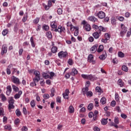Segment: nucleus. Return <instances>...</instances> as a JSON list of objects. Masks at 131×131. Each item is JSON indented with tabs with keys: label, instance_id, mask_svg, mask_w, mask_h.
<instances>
[{
	"label": "nucleus",
	"instance_id": "nucleus-1",
	"mask_svg": "<svg viewBox=\"0 0 131 131\" xmlns=\"http://www.w3.org/2000/svg\"><path fill=\"white\" fill-rule=\"evenodd\" d=\"M9 99L10 100L8 101V110L9 112H11V111H12V109L15 108V105H14L15 100L13 99V97H11Z\"/></svg>",
	"mask_w": 131,
	"mask_h": 131
},
{
	"label": "nucleus",
	"instance_id": "nucleus-2",
	"mask_svg": "<svg viewBox=\"0 0 131 131\" xmlns=\"http://www.w3.org/2000/svg\"><path fill=\"white\" fill-rule=\"evenodd\" d=\"M93 28L94 29H96V30H99V33H101V31H103V32H105L106 31V28H104L102 26H98V25H93Z\"/></svg>",
	"mask_w": 131,
	"mask_h": 131
},
{
	"label": "nucleus",
	"instance_id": "nucleus-3",
	"mask_svg": "<svg viewBox=\"0 0 131 131\" xmlns=\"http://www.w3.org/2000/svg\"><path fill=\"white\" fill-rule=\"evenodd\" d=\"M81 24H83V28H84L86 31H91L92 29V28L91 27V25L88 24V23L85 20H83Z\"/></svg>",
	"mask_w": 131,
	"mask_h": 131
},
{
	"label": "nucleus",
	"instance_id": "nucleus-4",
	"mask_svg": "<svg viewBox=\"0 0 131 131\" xmlns=\"http://www.w3.org/2000/svg\"><path fill=\"white\" fill-rule=\"evenodd\" d=\"M58 56L60 59H62V58H66L67 57H68V52L61 51L58 53Z\"/></svg>",
	"mask_w": 131,
	"mask_h": 131
},
{
	"label": "nucleus",
	"instance_id": "nucleus-5",
	"mask_svg": "<svg viewBox=\"0 0 131 131\" xmlns=\"http://www.w3.org/2000/svg\"><path fill=\"white\" fill-rule=\"evenodd\" d=\"M34 74L35 75V78L33 79L34 81H36L38 82L40 79V73L38 71H35L34 72Z\"/></svg>",
	"mask_w": 131,
	"mask_h": 131
},
{
	"label": "nucleus",
	"instance_id": "nucleus-6",
	"mask_svg": "<svg viewBox=\"0 0 131 131\" xmlns=\"http://www.w3.org/2000/svg\"><path fill=\"white\" fill-rule=\"evenodd\" d=\"M11 80L12 82L13 83H15V84H20L21 82H20V79H19V78H17L15 77L14 76H13L11 78Z\"/></svg>",
	"mask_w": 131,
	"mask_h": 131
},
{
	"label": "nucleus",
	"instance_id": "nucleus-7",
	"mask_svg": "<svg viewBox=\"0 0 131 131\" xmlns=\"http://www.w3.org/2000/svg\"><path fill=\"white\" fill-rule=\"evenodd\" d=\"M51 30H53L52 29ZM54 31H55V32H59L60 33H61V32L65 33V27H62L61 26H59L58 27V29H55L54 30Z\"/></svg>",
	"mask_w": 131,
	"mask_h": 131
},
{
	"label": "nucleus",
	"instance_id": "nucleus-8",
	"mask_svg": "<svg viewBox=\"0 0 131 131\" xmlns=\"http://www.w3.org/2000/svg\"><path fill=\"white\" fill-rule=\"evenodd\" d=\"M88 61L90 63H92V64H96V60H94V55L93 54H90L88 58Z\"/></svg>",
	"mask_w": 131,
	"mask_h": 131
},
{
	"label": "nucleus",
	"instance_id": "nucleus-9",
	"mask_svg": "<svg viewBox=\"0 0 131 131\" xmlns=\"http://www.w3.org/2000/svg\"><path fill=\"white\" fill-rule=\"evenodd\" d=\"M97 16L99 19H104L106 16V14L103 11H99L97 14Z\"/></svg>",
	"mask_w": 131,
	"mask_h": 131
},
{
	"label": "nucleus",
	"instance_id": "nucleus-10",
	"mask_svg": "<svg viewBox=\"0 0 131 131\" xmlns=\"http://www.w3.org/2000/svg\"><path fill=\"white\" fill-rule=\"evenodd\" d=\"M8 51V48L7 47V45L4 44L2 46V50L1 52V54L3 55L6 54Z\"/></svg>",
	"mask_w": 131,
	"mask_h": 131
},
{
	"label": "nucleus",
	"instance_id": "nucleus-11",
	"mask_svg": "<svg viewBox=\"0 0 131 131\" xmlns=\"http://www.w3.org/2000/svg\"><path fill=\"white\" fill-rule=\"evenodd\" d=\"M64 99H69V90L66 89L64 93L62 94Z\"/></svg>",
	"mask_w": 131,
	"mask_h": 131
},
{
	"label": "nucleus",
	"instance_id": "nucleus-12",
	"mask_svg": "<svg viewBox=\"0 0 131 131\" xmlns=\"http://www.w3.org/2000/svg\"><path fill=\"white\" fill-rule=\"evenodd\" d=\"M6 94L7 95V96H10V95H11V93H12V87L11 86V85L7 86L6 88Z\"/></svg>",
	"mask_w": 131,
	"mask_h": 131
},
{
	"label": "nucleus",
	"instance_id": "nucleus-13",
	"mask_svg": "<svg viewBox=\"0 0 131 131\" xmlns=\"http://www.w3.org/2000/svg\"><path fill=\"white\" fill-rule=\"evenodd\" d=\"M82 92L84 96L86 95V93L89 92V85H85V88L82 89Z\"/></svg>",
	"mask_w": 131,
	"mask_h": 131
},
{
	"label": "nucleus",
	"instance_id": "nucleus-14",
	"mask_svg": "<svg viewBox=\"0 0 131 131\" xmlns=\"http://www.w3.org/2000/svg\"><path fill=\"white\" fill-rule=\"evenodd\" d=\"M106 57H107V53H106V51H104L103 52V54L99 56V59L104 60L106 59Z\"/></svg>",
	"mask_w": 131,
	"mask_h": 131
},
{
	"label": "nucleus",
	"instance_id": "nucleus-15",
	"mask_svg": "<svg viewBox=\"0 0 131 131\" xmlns=\"http://www.w3.org/2000/svg\"><path fill=\"white\" fill-rule=\"evenodd\" d=\"M77 73H78V71H77V70H76V69L73 68V69H72V72H71L70 74L72 76H74L75 75L77 74Z\"/></svg>",
	"mask_w": 131,
	"mask_h": 131
},
{
	"label": "nucleus",
	"instance_id": "nucleus-16",
	"mask_svg": "<svg viewBox=\"0 0 131 131\" xmlns=\"http://www.w3.org/2000/svg\"><path fill=\"white\" fill-rule=\"evenodd\" d=\"M118 84L120 86V88L124 86V82L122 81V80L121 79H119L118 80Z\"/></svg>",
	"mask_w": 131,
	"mask_h": 131
},
{
	"label": "nucleus",
	"instance_id": "nucleus-17",
	"mask_svg": "<svg viewBox=\"0 0 131 131\" xmlns=\"http://www.w3.org/2000/svg\"><path fill=\"white\" fill-rule=\"evenodd\" d=\"M21 95H22V91H19L18 94H16L14 95V98L16 100L19 99L21 97Z\"/></svg>",
	"mask_w": 131,
	"mask_h": 131
},
{
	"label": "nucleus",
	"instance_id": "nucleus-18",
	"mask_svg": "<svg viewBox=\"0 0 131 131\" xmlns=\"http://www.w3.org/2000/svg\"><path fill=\"white\" fill-rule=\"evenodd\" d=\"M88 19L92 22H96V21H98V19H97V18L95 17L94 16L89 17Z\"/></svg>",
	"mask_w": 131,
	"mask_h": 131
},
{
	"label": "nucleus",
	"instance_id": "nucleus-19",
	"mask_svg": "<svg viewBox=\"0 0 131 131\" xmlns=\"http://www.w3.org/2000/svg\"><path fill=\"white\" fill-rule=\"evenodd\" d=\"M58 52V47L53 46L51 48V52L53 53V54H56Z\"/></svg>",
	"mask_w": 131,
	"mask_h": 131
},
{
	"label": "nucleus",
	"instance_id": "nucleus-20",
	"mask_svg": "<svg viewBox=\"0 0 131 131\" xmlns=\"http://www.w3.org/2000/svg\"><path fill=\"white\" fill-rule=\"evenodd\" d=\"M98 44H96L95 45L93 46L91 48V52H93V53H95L96 50H97V49H98Z\"/></svg>",
	"mask_w": 131,
	"mask_h": 131
},
{
	"label": "nucleus",
	"instance_id": "nucleus-21",
	"mask_svg": "<svg viewBox=\"0 0 131 131\" xmlns=\"http://www.w3.org/2000/svg\"><path fill=\"white\" fill-rule=\"evenodd\" d=\"M93 36H94V38L96 39H98V38L100 37V35L98 32H96L93 33Z\"/></svg>",
	"mask_w": 131,
	"mask_h": 131
},
{
	"label": "nucleus",
	"instance_id": "nucleus-22",
	"mask_svg": "<svg viewBox=\"0 0 131 131\" xmlns=\"http://www.w3.org/2000/svg\"><path fill=\"white\" fill-rule=\"evenodd\" d=\"M93 108H94V104L92 103H90L88 106V110H89V111H92Z\"/></svg>",
	"mask_w": 131,
	"mask_h": 131
},
{
	"label": "nucleus",
	"instance_id": "nucleus-23",
	"mask_svg": "<svg viewBox=\"0 0 131 131\" xmlns=\"http://www.w3.org/2000/svg\"><path fill=\"white\" fill-rule=\"evenodd\" d=\"M42 76H43V77H45V79H47L48 78H50V79H52V77H50V75H49V74L46 73H43Z\"/></svg>",
	"mask_w": 131,
	"mask_h": 131
},
{
	"label": "nucleus",
	"instance_id": "nucleus-24",
	"mask_svg": "<svg viewBox=\"0 0 131 131\" xmlns=\"http://www.w3.org/2000/svg\"><path fill=\"white\" fill-rule=\"evenodd\" d=\"M103 50H104V46H103V45H100L97 50V52L98 53H101V52L103 51Z\"/></svg>",
	"mask_w": 131,
	"mask_h": 131
},
{
	"label": "nucleus",
	"instance_id": "nucleus-25",
	"mask_svg": "<svg viewBox=\"0 0 131 131\" xmlns=\"http://www.w3.org/2000/svg\"><path fill=\"white\" fill-rule=\"evenodd\" d=\"M121 28L122 29V31H125V32H127V28L124 26V25L121 24Z\"/></svg>",
	"mask_w": 131,
	"mask_h": 131
},
{
	"label": "nucleus",
	"instance_id": "nucleus-26",
	"mask_svg": "<svg viewBox=\"0 0 131 131\" xmlns=\"http://www.w3.org/2000/svg\"><path fill=\"white\" fill-rule=\"evenodd\" d=\"M12 89L15 93H17V92H19V88L17 87L15 85H12Z\"/></svg>",
	"mask_w": 131,
	"mask_h": 131
},
{
	"label": "nucleus",
	"instance_id": "nucleus-27",
	"mask_svg": "<svg viewBox=\"0 0 131 131\" xmlns=\"http://www.w3.org/2000/svg\"><path fill=\"white\" fill-rule=\"evenodd\" d=\"M107 119H108V118L102 119L101 120V124L103 125H106V124L107 123V122H108V121H107Z\"/></svg>",
	"mask_w": 131,
	"mask_h": 131
},
{
	"label": "nucleus",
	"instance_id": "nucleus-28",
	"mask_svg": "<svg viewBox=\"0 0 131 131\" xmlns=\"http://www.w3.org/2000/svg\"><path fill=\"white\" fill-rule=\"evenodd\" d=\"M70 113H74V107L72 105H70L69 108Z\"/></svg>",
	"mask_w": 131,
	"mask_h": 131
},
{
	"label": "nucleus",
	"instance_id": "nucleus-29",
	"mask_svg": "<svg viewBox=\"0 0 131 131\" xmlns=\"http://www.w3.org/2000/svg\"><path fill=\"white\" fill-rule=\"evenodd\" d=\"M100 103L102 105H105V104H106V98L102 97L100 100Z\"/></svg>",
	"mask_w": 131,
	"mask_h": 131
},
{
	"label": "nucleus",
	"instance_id": "nucleus-30",
	"mask_svg": "<svg viewBox=\"0 0 131 131\" xmlns=\"http://www.w3.org/2000/svg\"><path fill=\"white\" fill-rule=\"evenodd\" d=\"M122 70L125 72H127V71H128V68L127 67H126V66L124 65L122 67Z\"/></svg>",
	"mask_w": 131,
	"mask_h": 131
},
{
	"label": "nucleus",
	"instance_id": "nucleus-31",
	"mask_svg": "<svg viewBox=\"0 0 131 131\" xmlns=\"http://www.w3.org/2000/svg\"><path fill=\"white\" fill-rule=\"evenodd\" d=\"M30 41L31 43V46L33 48H35V43H34V41L33 40V37H31L30 38Z\"/></svg>",
	"mask_w": 131,
	"mask_h": 131
},
{
	"label": "nucleus",
	"instance_id": "nucleus-32",
	"mask_svg": "<svg viewBox=\"0 0 131 131\" xmlns=\"http://www.w3.org/2000/svg\"><path fill=\"white\" fill-rule=\"evenodd\" d=\"M67 26L68 27H70V30L72 31V28H73V25H72V24H71V22L69 21L67 23Z\"/></svg>",
	"mask_w": 131,
	"mask_h": 131
},
{
	"label": "nucleus",
	"instance_id": "nucleus-33",
	"mask_svg": "<svg viewBox=\"0 0 131 131\" xmlns=\"http://www.w3.org/2000/svg\"><path fill=\"white\" fill-rule=\"evenodd\" d=\"M46 35L48 38H52V32H51V31H49V32H47Z\"/></svg>",
	"mask_w": 131,
	"mask_h": 131
},
{
	"label": "nucleus",
	"instance_id": "nucleus-34",
	"mask_svg": "<svg viewBox=\"0 0 131 131\" xmlns=\"http://www.w3.org/2000/svg\"><path fill=\"white\" fill-rule=\"evenodd\" d=\"M30 105H31L32 108H34V107H35V105H36L35 100H32L30 102Z\"/></svg>",
	"mask_w": 131,
	"mask_h": 131
},
{
	"label": "nucleus",
	"instance_id": "nucleus-35",
	"mask_svg": "<svg viewBox=\"0 0 131 131\" xmlns=\"http://www.w3.org/2000/svg\"><path fill=\"white\" fill-rule=\"evenodd\" d=\"M15 113L16 114V116L19 117L21 116V112L20 111V110L19 108L16 109L15 111Z\"/></svg>",
	"mask_w": 131,
	"mask_h": 131
},
{
	"label": "nucleus",
	"instance_id": "nucleus-36",
	"mask_svg": "<svg viewBox=\"0 0 131 131\" xmlns=\"http://www.w3.org/2000/svg\"><path fill=\"white\" fill-rule=\"evenodd\" d=\"M42 29H43L46 31H48L49 29V26H48L47 25H45L42 26Z\"/></svg>",
	"mask_w": 131,
	"mask_h": 131
},
{
	"label": "nucleus",
	"instance_id": "nucleus-37",
	"mask_svg": "<svg viewBox=\"0 0 131 131\" xmlns=\"http://www.w3.org/2000/svg\"><path fill=\"white\" fill-rule=\"evenodd\" d=\"M51 94H50V96L51 97H54L55 96V89L54 88H52L51 90Z\"/></svg>",
	"mask_w": 131,
	"mask_h": 131
},
{
	"label": "nucleus",
	"instance_id": "nucleus-38",
	"mask_svg": "<svg viewBox=\"0 0 131 131\" xmlns=\"http://www.w3.org/2000/svg\"><path fill=\"white\" fill-rule=\"evenodd\" d=\"M118 55L119 58H123V57H124V53L122 52H119Z\"/></svg>",
	"mask_w": 131,
	"mask_h": 131
},
{
	"label": "nucleus",
	"instance_id": "nucleus-39",
	"mask_svg": "<svg viewBox=\"0 0 131 131\" xmlns=\"http://www.w3.org/2000/svg\"><path fill=\"white\" fill-rule=\"evenodd\" d=\"M51 27L53 29H57V25L55 24V23H52L51 24Z\"/></svg>",
	"mask_w": 131,
	"mask_h": 131
},
{
	"label": "nucleus",
	"instance_id": "nucleus-40",
	"mask_svg": "<svg viewBox=\"0 0 131 131\" xmlns=\"http://www.w3.org/2000/svg\"><path fill=\"white\" fill-rule=\"evenodd\" d=\"M5 129H8V130H11L12 129V127L11 125H6L5 126Z\"/></svg>",
	"mask_w": 131,
	"mask_h": 131
},
{
	"label": "nucleus",
	"instance_id": "nucleus-41",
	"mask_svg": "<svg viewBox=\"0 0 131 131\" xmlns=\"http://www.w3.org/2000/svg\"><path fill=\"white\" fill-rule=\"evenodd\" d=\"M86 95L87 97H92L93 96V92L92 91H88L86 92Z\"/></svg>",
	"mask_w": 131,
	"mask_h": 131
},
{
	"label": "nucleus",
	"instance_id": "nucleus-42",
	"mask_svg": "<svg viewBox=\"0 0 131 131\" xmlns=\"http://www.w3.org/2000/svg\"><path fill=\"white\" fill-rule=\"evenodd\" d=\"M8 30L5 29L3 30V31L2 32V34H3V35H4V36H5V35H7V34H8Z\"/></svg>",
	"mask_w": 131,
	"mask_h": 131
},
{
	"label": "nucleus",
	"instance_id": "nucleus-43",
	"mask_svg": "<svg viewBox=\"0 0 131 131\" xmlns=\"http://www.w3.org/2000/svg\"><path fill=\"white\" fill-rule=\"evenodd\" d=\"M115 100L117 102H119V95L117 94H115Z\"/></svg>",
	"mask_w": 131,
	"mask_h": 131
},
{
	"label": "nucleus",
	"instance_id": "nucleus-44",
	"mask_svg": "<svg viewBox=\"0 0 131 131\" xmlns=\"http://www.w3.org/2000/svg\"><path fill=\"white\" fill-rule=\"evenodd\" d=\"M26 20H27V13L25 14V16L23 18L22 21L23 22H26Z\"/></svg>",
	"mask_w": 131,
	"mask_h": 131
},
{
	"label": "nucleus",
	"instance_id": "nucleus-45",
	"mask_svg": "<svg viewBox=\"0 0 131 131\" xmlns=\"http://www.w3.org/2000/svg\"><path fill=\"white\" fill-rule=\"evenodd\" d=\"M68 63L69 64H70L71 66L73 65V60H72V59H69L68 60Z\"/></svg>",
	"mask_w": 131,
	"mask_h": 131
},
{
	"label": "nucleus",
	"instance_id": "nucleus-46",
	"mask_svg": "<svg viewBox=\"0 0 131 131\" xmlns=\"http://www.w3.org/2000/svg\"><path fill=\"white\" fill-rule=\"evenodd\" d=\"M63 13V10H62L61 8H59L57 10V13L58 15H62V13Z\"/></svg>",
	"mask_w": 131,
	"mask_h": 131
},
{
	"label": "nucleus",
	"instance_id": "nucleus-47",
	"mask_svg": "<svg viewBox=\"0 0 131 131\" xmlns=\"http://www.w3.org/2000/svg\"><path fill=\"white\" fill-rule=\"evenodd\" d=\"M114 122L116 124H118V123H119V120L118 119V118L117 117L115 118Z\"/></svg>",
	"mask_w": 131,
	"mask_h": 131
},
{
	"label": "nucleus",
	"instance_id": "nucleus-48",
	"mask_svg": "<svg viewBox=\"0 0 131 131\" xmlns=\"http://www.w3.org/2000/svg\"><path fill=\"white\" fill-rule=\"evenodd\" d=\"M95 90L97 93H101V88L100 86H96Z\"/></svg>",
	"mask_w": 131,
	"mask_h": 131
},
{
	"label": "nucleus",
	"instance_id": "nucleus-49",
	"mask_svg": "<svg viewBox=\"0 0 131 131\" xmlns=\"http://www.w3.org/2000/svg\"><path fill=\"white\" fill-rule=\"evenodd\" d=\"M87 79H89L90 80H93V79H94V77H93V75H89L88 76Z\"/></svg>",
	"mask_w": 131,
	"mask_h": 131
},
{
	"label": "nucleus",
	"instance_id": "nucleus-50",
	"mask_svg": "<svg viewBox=\"0 0 131 131\" xmlns=\"http://www.w3.org/2000/svg\"><path fill=\"white\" fill-rule=\"evenodd\" d=\"M2 100L3 101H7V97L4 94L2 95Z\"/></svg>",
	"mask_w": 131,
	"mask_h": 131
},
{
	"label": "nucleus",
	"instance_id": "nucleus-51",
	"mask_svg": "<svg viewBox=\"0 0 131 131\" xmlns=\"http://www.w3.org/2000/svg\"><path fill=\"white\" fill-rule=\"evenodd\" d=\"M111 23L113 25H116V20L115 18H113L111 20Z\"/></svg>",
	"mask_w": 131,
	"mask_h": 131
},
{
	"label": "nucleus",
	"instance_id": "nucleus-52",
	"mask_svg": "<svg viewBox=\"0 0 131 131\" xmlns=\"http://www.w3.org/2000/svg\"><path fill=\"white\" fill-rule=\"evenodd\" d=\"M4 112H5V111H4V108L0 107V116L2 115H4Z\"/></svg>",
	"mask_w": 131,
	"mask_h": 131
},
{
	"label": "nucleus",
	"instance_id": "nucleus-53",
	"mask_svg": "<svg viewBox=\"0 0 131 131\" xmlns=\"http://www.w3.org/2000/svg\"><path fill=\"white\" fill-rule=\"evenodd\" d=\"M23 113L25 115H27V110H26V107H23Z\"/></svg>",
	"mask_w": 131,
	"mask_h": 131
},
{
	"label": "nucleus",
	"instance_id": "nucleus-54",
	"mask_svg": "<svg viewBox=\"0 0 131 131\" xmlns=\"http://www.w3.org/2000/svg\"><path fill=\"white\" fill-rule=\"evenodd\" d=\"M20 123V119H19L18 118H17L14 120L15 124H18V123Z\"/></svg>",
	"mask_w": 131,
	"mask_h": 131
},
{
	"label": "nucleus",
	"instance_id": "nucleus-55",
	"mask_svg": "<svg viewBox=\"0 0 131 131\" xmlns=\"http://www.w3.org/2000/svg\"><path fill=\"white\" fill-rule=\"evenodd\" d=\"M14 31L15 32H18V27L17 26V24H16L14 27Z\"/></svg>",
	"mask_w": 131,
	"mask_h": 131
},
{
	"label": "nucleus",
	"instance_id": "nucleus-56",
	"mask_svg": "<svg viewBox=\"0 0 131 131\" xmlns=\"http://www.w3.org/2000/svg\"><path fill=\"white\" fill-rule=\"evenodd\" d=\"M93 116H94V113H93L92 112H90L89 113V117L90 118H93Z\"/></svg>",
	"mask_w": 131,
	"mask_h": 131
},
{
	"label": "nucleus",
	"instance_id": "nucleus-57",
	"mask_svg": "<svg viewBox=\"0 0 131 131\" xmlns=\"http://www.w3.org/2000/svg\"><path fill=\"white\" fill-rule=\"evenodd\" d=\"M104 36L105 37V38H107V39H110L111 36L110 34H108V33H105L104 35Z\"/></svg>",
	"mask_w": 131,
	"mask_h": 131
},
{
	"label": "nucleus",
	"instance_id": "nucleus-58",
	"mask_svg": "<svg viewBox=\"0 0 131 131\" xmlns=\"http://www.w3.org/2000/svg\"><path fill=\"white\" fill-rule=\"evenodd\" d=\"M36 81H34L33 80V82H32L30 83L31 86H35L36 85V83H35Z\"/></svg>",
	"mask_w": 131,
	"mask_h": 131
},
{
	"label": "nucleus",
	"instance_id": "nucleus-59",
	"mask_svg": "<svg viewBox=\"0 0 131 131\" xmlns=\"http://www.w3.org/2000/svg\"><path fill=\"white\" fill-rule=\"evenodd\" d=\"M107 40H109V39L108 38H105V39H102L101 41L102 42H104V43H107Z\"/></svg>",
	"mask_w": 131,
	"mask_h": 131
},
{
	"label": "nucleus",
	"instance_id": "nucleus-60",
	"mask_svg": "<svg viewBox=\"0 0 131 131\" xmlns=\"http://www.w3.org/2000/svg\"><path fill=\"white\" fill-rule=\"evenodd\" d=\"M38 22H39V18L37 17L34 20V23H35V24H37Z\"/></svg>",
	"mask_w": 131,
	"mask_h": 131
},
{
	"label": "nucleus",
	"instance_id": "nucleus-61",
	"mask_svg": "<svg viewBox=\"0 0 131 131\" xmlns=\"http://www.w3.org/2000/svg\"><path fill=\"white\" fill-rule=\"evenodd\" d=\"M56 101H57V103H61V97H57L56 98Z\"/></svg>",
	"mask_w": 131,
	"mask_h": 131
},
{
	"label": "nucleus",
	"instance_id": "nucleus-62",
	"mask_svg": "<svg viewBox=\"0 0 131 131\" xmlns=\"http://www.w3.org/2000/svg\"><path fill=\"white\" fill-rule=\"evenodd\" d=\"M44 99H49L50 98V95L48 94H45L43 95Z\"/></svg>",
	"mask_w": 131,
	"mask_h": 131
},
{
	"label": "nucleus",
	"instance_id": "nucleus-63",
	"mask_svg": "<svg viewBox=\"0 0 131 131\" xmlns=\"http://www.w3.org/2000/svg\"><path fill=\"white\" fill-rule=\"evenodd\" d=\"M21 130L22 131H28V128H27V126H23L21 128Z\"/></svg>",
	"mask_w": 131,
	"mask_h": 131
},
{
	"label": "nucleus",
	"instance_id": "nucleus-64",
	"mask_svg": "<svg viewBox=\"0 0 131 131\" xmlns=\"http://www.w3.org/2000/svg\"><path fill=\"white\" fill-rule=\"evenodd\" d=\"M70 75H71V74H70V73H68L67 74H66V75H65V77H66V78L67 79H68V78H69L70 77Z\"/></svg>",
	"mask_w": 131,
	"mask_h": 131
}]
</instances>
